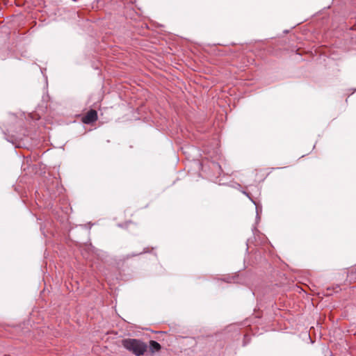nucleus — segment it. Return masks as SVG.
<instances>
[{"instance_id":"nucleus-3","label":"nucleus","mask_w":356,"mask_h":356,"mask_svg":"<svg viewBox=\"0 0 356 356\" xmlns=\"http://www.w3.org/2000/svg\"><path fill=\"white\" fill-rule=\"evenodd\" d=\"M149 348L152 351H159L161 349V345L156 341H149Z\"/></svg>"},{"instance_id":"nucleus-1","label":"nucleus","mask_w":356,"mask_h":356,"mask_svg":"<svg viewBox=\"0 0 356 356\" xmlns=\"http://www.w3.org/2000/svg\"><path fill=\"white\" fill-rule=\"evenodd\" d=\"M122 343L127 350L137 356L144 355L147 348V346L145 343L135 339H124L122 340Z\"/></svg>"},{"instance_id":"nucleus-2","label":"nucleus","mask_w":356,"mask_h":356,"mask_svg":"<svg viewBox=\"0 0 356 356\" xmlns=\"http://www.w3.org/2000/svg\"><path fill=\"white\" fill-rule=\"evenodd\" d=\"M97 120V113L95 110L91 109L82 118L84 124H91Z\"/></svg>"}]
</instances>
